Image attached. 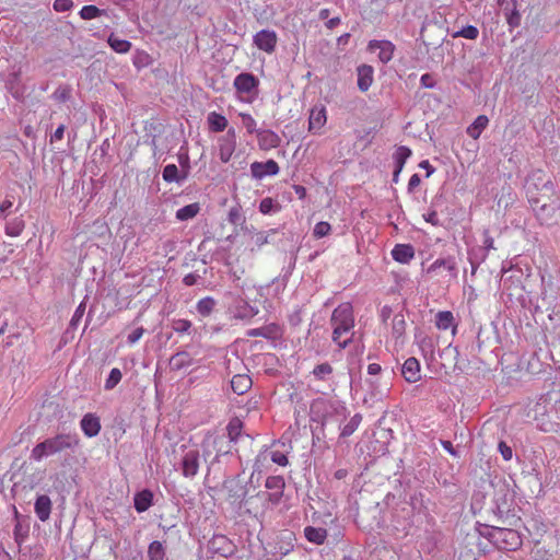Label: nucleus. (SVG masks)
Segmentation results:
<instances>
[{
	"label": "nucleus",
	"mask_w": 560,
	"mask_h": 560,
	"mask_svg": "<svg viewBox=\"0 0 560 560\" xmlns=\"http://www.w3.org/2000/svg\"><path fill=\"white\" fill-rule=\"evenodd\" d=\"M492 511L504 526H516L521 522L514 493L505 482L495 485Z\"/></svg>",
	"instance_id": "obj_1"
},
{
	"label": "nucleus",
	"mask_w": 560,
	"mask_h": 560,
	"mask_svg": "<svg viewBox=\"0 0 560 560\" xmlns=\"http://www.w3.org/2000/svg\"><path fill=\"white\" fill-rule=\"evenodd\" d=\"M526 195L534 210L544 203L553 202L560 195L556 191L555 184L546 177L541 171L534 172L526 182Z\"/></svg>",
	"instance_id": "obj_2"
},
{
	"label": "nucleus",
	"mask_w": 560,
	"mask_h": 560,
	"mask_svg": "<svg viewBox=\"0 0 560 560\" xmlns=\"http://www.w3.org/2000/svg\"><path fill=\"white\" fill-rule=\"evenodd\" d=\"M79 444L77 434L61 433L38 443L31 452V459L40 462L43 458L73 448Z\"/></svg>",
	"instance_id": "obj_3"
},
{
	"label": "nucleus",
	"mask_w": 560,
	"mask_h": 560,
	"mask_svg": "<svg viewBox=\"0 0 560 560\" xmlns=\"http://www.w3.org/2000/svg\"><path fill=\"white\" fill-rule=\"evenodd\" d=\"M332 341L341 349L350 343V313L349 304L339 305L331 316Z\"/></svg>",
	"instance_id": "obj_4"
},
{
	"label": "nucleus",
	"mask_w": 560,
	"mask_h": 560,
	"mask_svg": "<svg viewBox=\"0 0 560 560\" xmlns=\"http://www.w3.org/2000/svg\"><path fill=\"white\" fill-rule=\"evenodd\" d=\"M480 535L501 549H515L521 545L518 534L506 527L483 525Z\"/></svg>",
	"instance_id": "obj_5"
},
{
	"label": "nucleus",
	"mask_w": 560,
	"mask_h": 560,
	"mask_svg": "<svg viewBox=\"0 0 560 560\" xmlns=\"http://www.w3.org/2000/svg\"><path fill=\"white\" fill-rule=\"evenodd\" d=\"M183 455L179 462V468L183 477L194 479L199 471L200 467V452L197 447L182 446Z\"/></svg>",
	"instance_id": "obj_6"
},
{
	"label": "nucleus",
	"mask_w": 560,
	"mask_h": 560,
	"mask_svg": "<svg viewBox=\"0 0 560 560\" xmlns=\"http://www.w3.org/2000/svg\"><path fill=\"white\" fill-rule=\"evenodd\" d=\"M534 214L541 225L553 226L558 224L560 222V198L538 207L537 210H534Z\"/></svg>",
	"instance_id": "obj_7"
},
{
	"label": "nucleus",
	"mask_w": 560,
	"mask_h": 560,
	"mask_svg": "<svg viewBox=\"0 0 560 560\" xmlns=\"http://www.w3.org/2000/svg\"><path fill=\"white\" fill-rule=\"evenodd\" d=\"M366 50L371 54H377L378 61L386 65L393 59L396 47L387 39H372L369 42Z\"/></svg>",
	"instance_id": "obj_8"
},
{
	"label": "nucleus",
	"mask_w": 560,
	"mask_h": 560,
	"mask_svg": "<svg viewBox=\"0 0 560 560\" xmlns=\"http://www.w3.org/2000/svg\"><path fill=\"white\" fill-rule=\"evenodd\" d=\"M230 444L231 443H229L224 436L206 438L201 444L203 459L207 460V457L211 454L212 450L215 451V454L219 456L230 454L231 453Z\"/></svg>",
	"instance_id": "obj_9"
},
{
	"label": "nucleus",
	"mask_w": 560,
	"mask_h": 560,
	"mask_svg": "<svg viewBox=\"0 0 560 560\" xmlns=\"http://www.w3.org/2000/svg\"><path fill=\"white\" fill-rule=\"evenodd\" d=\"M230 444L231 443H229L224 436L206 438L201 444L203 459L207 460V457L211 454L212 450L215 451V454L219 456L230 454L231 453Z\"/></svg>",
	"instance_id": "obj_10"
},
{
	"label": "nucleus",
	"mask_w": 560,
	"mask_h": 560,
	"mask_svg": "<svg viewBox=\"0 0 560 560\" xmlns=\"http://www.w3.org/2000/svg\"><path fill=\"white\" fill-rule=\"evenodd\" d=\"M265 487L271 492H264L262 495L266 497V500L270 502L272 505H277L280 503L283 491L285 488V481L282 476H269L266 479Z\"/></svg>",
	"instance_id": "obj_11"
},
{
	"label": "nucleus",
	"mask_w": 560,
	"mask_h": 560,
	"mask_svg": "<svg viewBox=\"0 0 560 560\" xmlns=\"http://www.w3.org/2000/svg\"><path fill=\"white\" fill-rule=\"evenodd\" d=\"M219 159L222 163H228L236 148V131L234 128L228 129L226 133L218 139Z\"/></svg>",
	"instance_id": "obj_12"
},
{
	"label": "nucleus",
	"mask_w": 560,
	"mask_h": 560,
	"mask_svg": "<svg viewBox=\"0 0 560 560\" xmlns=\"http://www.w3.org/2000/svg\"><path fill=\"white\" fill-rule=\"evenodd\" d=\"M268 458L271 459L272 463L285 467L289 464L288 457L284 453L280 451H264L260 452L254 463L253 466V475L254 474H261L262 472V464L268 460Z\"/></svg>",
	"instance_id": "obj_13"
},
{
	"label": "nucleus",
	"mask_w": 560,
	"mask_h": 560,
	"mask_svg": "<svg viewBox=\"0 0 560 560\" xmlns=\"http://www.w3.org/2000/svg\"><path fill=\"white\" fill-rule=\"evenodd\" d=\"M233 85L241 94H256L259 80L253 73L242 72L235 77Z\"/></svg>",
	"instance_id": "obj_14"
},
{
	"label": "nucleus",
	"mask_w": 560,
	"mask_h": 560,
	"mask_svg": "<svg viewBox=\"0 0 560 560\" xmlns=\"http://www.w3.org/2000/svg\"><path fill=\"white\" fill-rule=\"evenodd\" d=\"M280 172V167L275 160L266 162H253L250 164V175L254 179L261 180L266 176H276Z\"/></svg>",
	"instance_id": "obj_15"
},
{
	"label": "nucleus",
	"mask_w": 560,
	"mask_h": 560,
	"mask_svg": "<svg viewBox=\"0 0 560 560\" xmlns=\"http://www.w3.org/2000/svg\"><path fill=\"white\" fill-rule=\"evenodd\" d=\"M209 549L221 557L228 558L235 552V545L225 535H214L209 540Z\"/></svg>",
	"instance_id": "obj_16"
},
{
	"label": "nucleus",
	"mask_w": 560,
	"mask_h": 560,
	"mask_svg": "<svg viewBox=\"0 0 560 560\" xmlns=\"http://www.w3.org/2000/svg\"><path fill=\"white\" fill-rule=\"evenodd\" d=\"M443 270L450 272L453 278L457 277V266L454 257L438 258L429 266L427 272L431 276H440Z\"/></svg>",
	"instance_id": "obj_17"
},
{
	"label": "nucleus",
	"mask_w": 560,
	"mask_h": 560,
	"mask_svg": "<svg viewBox=\"0 0 560 560\" xmlns=\"http://www.w3.org/2000/svg\"><path fill=\"white\" fill-rule=\"evenodd\" d=\"M254 44L268 54H271L277 45V34L275 31L261 30L254 35Z\"/></svg>",
	"instance_id": "obj_18"
},
{
	"label": "nucleus",
	"mask_w": 560,
	"mask_h": 560,
	"mask_svg": "<svg viewBox=\"0 0 560 560\" xmlns=\"http://www.w3.org/2000/svg\"><path fill=\"white\" fill-rule=\"evenodd\" d=\"M374 82V68L371 65H360L357 68V86L361 92H366Z\"/></svg>",
	"instance_id": "obj_19"
},
{
	"label": "nucleus",
	"mask_w": 560,
	"mask_h": 560,
	"mask_svg": "<svg viewBox=\"0 0 560 560\" xmlns=\"http://www.w3.org/2000/svg\"><path fill=\"white\" fill-rule=\"evenodd\" d=\"M247 336L262 337L269 340H277L282 336V329L278 324L271 323L258 328L249 329L247 331Z\"/></svg>",
	"instance_id": "obj_20"
},
{
	"label": "nucleus",
	"mask_w": 560,
	"mask_h": 560,
	"mask_svg": "<svg viewBox=\"0 0 560 560\" xmlns=\"http://www.w3.org/2000/svg\"><path fill=\"white\" fill-rule=\"evenodd\" d=\"M258 145L261 150L268 151L278 148L281 142V138L272 130L261 129L257 132Z\"/></svg>",
	"instance_id": "obj_21"
},
{
	"label": "nucleus",
	"mask_w": 560,
	"mask_h": 560,
	"mask_svg": "<svg viewBox=\"0 0 560 560\" xmlns=\"http://www.w3.org/2000/svg\"><path fill=\"white\" fill-rule=\"evenodd\" d=\"M326 109L322 105H316L311 109L308 118V129L311 132H318L326 124Z\"/></svg>",
	"instance_id": "obj_22"
},
{
	"label": "nucleus",
	"mask_w": 560,
	"mask_h": 560,
	"mask_svg": "<svg viewBox=\"0 0 560 560\" xmlns=\"http://www.w3.org/2000/svg\"><path fill=\"white\" fill-rule=\"evenodd\" d=\"M401 374L408 383L418 382L421 378L419 361L413 357L408 358L401 366Z\"/></svg>",
	"instance_id": "obj_23"
},
{
	"label": "nucleus",
	"mask_w": 560,
	"mask_h": 560,
	"mask_svg": "<svg viewBox=\"0 0 560 560\" xmlns=\"http://www.w3.org/2000/svg\"><path fill=\"white\" fill-rule=\"evenodd\" d=\"M81 429L88 438L96 436L101 431L98 417L93 413H86L80 421Z\"/></svg>",
	"instance_id": "obj_24"
},
{
	"label": "nucleus",
	"mask_w": 560,
	"mask_h": 560,
	"mask_svg": "<svg viewBox=\"0 0 560 560\" xmlns=\"http://www.w3.org/2000/svg\"><path fill=\"white\" fill-rule=\"evenodd\" d=\"M392 257L397 262L409 264L415 257V248L411 244H396Z\"/></svg>",
	"instance_id": "obj_25"
},
{
	"label": "nucleus",
	"mask_w": 560,
	"mask_h": 560,
	"mask_svg": "<svg viewBox=\"0 0 560 560\" xmlns=\"http://www.w3.org/2000/svg\"><path fill=\"white\" fill-rule=\"evenodd\" d=\"M232 313L237 319H250L258 314V308L241 299L233 305Z\"/></svg>",
	"instance_id": "obj_26"
},
{
	"label": "nucleus",
	"mask_w": 560,
	"mask_h": 560,
	"mask_svg": "<svg viewBox=\"0 0 560 560\" xmlns=\"http://www.w3.org/2000/svg\"><path fill=\"white\" fill-rule=\"evenodd\" d=\"M51 500L46 494H40L36 498L35 504H34V511L36 516L42 521L46 522L50 517L51 513Z\"/></svg>",
	"instance_id": "obj_27"
},
{
	"label": "nucleus",
	"mask_w": 560,
	"mask_h": 560,
	"mask_svg": "<svg viewBox=\"0 0 560 560\" xmlns=\"http://www.w3.org/2000/svg\"><path fill=\"white\" fill-rule=\"evenodd\" d=\"M188 176L187 170H178L175 164H167L162 172V177L166 183H183Z\"/></svg>",
	"instance_id": "obj_28"
},
{
	"label": "nucleus",
	"mask_w": 560,
	"mask_h": 560,
	"mask_svg": "<svg viewBox=\"0 0 560 560\" xmlns=\"http://www.w3.org/2000/svg\"><path fill=\"white\" fill-rule=\"evenodd\" d=\"M392 337L395 339L397 345H404L405 342V331H406V320L402 314H396L392 318Z\"/></svg>",
	"instance_id": "obj_29"
},
{
	"label": "nucleus",
	"mask_w": 560,
	"mask_h": 560,
	"mask_svg": "<svg viewBox=\"0 0 560 560\" xmlns=\"http://www.w3.org/2000/svg\"><path fill=\"white\" fill-rule=\"evenodd\" d=\"M153 504V493L144 489L140 492H137L133 498V505L138 513L145 512Z\"/></svg>",
	"instance_id": "obj_30"
},
{
	"label": "nucleus",
	"mask_w": 560,
	"mask_h": 560,
	"mask_svg": "<svg viewBox=\"0 0 560 560\" xmlns=\"http://www.w3.org/2000/svg\"><path fill=\"white\" fill-rule=\"evenodd\" d=\"M253 385L252 378L246 374H236L231 380L232 390L237 395L245 394Z\"/></svg>",
	"instance_id": "obj_31"
},
{
	"label": "nucleus",
	"mask_w": 560,
	"mask_h": 560,
	"mask_svg": "<svg viewBox=\"0 0 560 560\" xmlns=\"http://www.w3.org/2000/svg\"><path fill=\"white\" fill-rule=\"evenodd\" d=\"M305 538L315 545H322L327 538V530L323 527L306 526L304 528Z\"/></svg>",
	"instance_id": "obj_32"
},
{
	"label": "nucleus",
	"mask_w": 560,
	"mask_h": 560,
	"mask_svg": "<svg viewBox=\"0 0 560 560\" xmlns=\"http://www.w3.org/2000/svg\"><path fill=\"white\" fill-rule=\"evenodd\" d=\"M25 228V221L22 215L15 217L7 221L4 233L10 237H18L22 234Z\"/></svg>",
	"instance_id": "obj_33"
},
{
	"label": "nucleus",
	"mask_w": 560,
	"mask_h": 560,
	"mask_svg": "<svg viewBox=\"0 0 560 560\" xmlns=\"http://www.w3.org/2000/svg\"><path fill=\"white\" fill-rule=\"evenodd\" d=\"M455 318L452 312L450 311H441L435 316V325L441 330H447L448 328H453V334L456 331V326L454 325Z\"/></svg>",
	"instance_id": "obj_34"
},
{
	"label": "nucleus",
	"mask_w": 560,
	"mask_h": 560,
	"mask_svg": "<svg viewBox=\"0 0 560 560\" xmlns=\"http://www.w3.org/2000/svg\"><path fill=\"white\" fill-rule=\"evenodd\" d=\"M170 364L173 370H182L189 368L192 364V358L187 351H179L172 355Z\"/></svg>",
	"instance_id": "obj_35"
},
{
	"label": "nucleus",
	"mask_w": 560,
	"mask_h": 560,
	"mask_svg": "<svg viewBox=\"0 0 560 560\" xmlns=\"http://www.w3.org/2000/svg\"><path fill=\"white\" fill-rule=\"evenodd\" d=\"M218 302L212 296L200 299L196 304V311L201 317L210 316L215 310Z\"/></svg>",
	"instance_id": "obj_36"
},
{
	"label": "nucleus",
	"mask_w": 560,
	"mask_h": 560,
	"mask_svg": "<svg viewBox=\"0 0 560 560\" xmlns=\"http://www.w3.org/2000/svg\"><path fill=\"white\" fill-rule=\"evenodd\" d=\"M207 122L209 125V129L213 132H221L225 130L229 124L228 119L223 115L215 112L209 113Z\"/></svg>",
	"instance_id": "obj_37"
},
{
	"label": "nucleus",
	"mask_w": 560,
	"mask_h": 560,
	"mask_svg": "<svg viewBox=\"0 0 560 560\" xmlns=\"http://www.w3.org/2000/svg\"><path fill=\"white\" fill-rule=\"evenodd\" d=\"M489 119L485 115L478 116L475 121L467 128V135L472 139H478L481 132L488 126Z\"/></svg>",
	"instance_id": "obj_38"
},
{
	"label": "nucleus",
	"mask_w": 560,
	"mask_h": 560,
	"mask_svg": "<svg viewBox=\"0 0 560 560\" xmlns=\"http://www.w3.org/2000/svg\"><path fill=\"white\" fill-rule=\"evenodd\" d=\"M199 211L200 205L198 202H194L179 208L176 211L175 217L178 221H187L195 218L199 213Z\"/></svg>",
	"instance_id": "obj_39"
},
{
	"label": "nucleus",
	"mask_w": 560,
	"mask_h": 560,
	"mask_svg": "<svg viewBox=\"0 0 560 560\" xmlns=\"http://www.w3.org/2000/svg\"><path fill=\"white\" fill-rule=\"evenodd\" d=\"M110 48L118 54H126L131 48V43L127 39L119 38L115 34H110L107 38Z\"/></svg>",
	"instance_id": "obj_40"
},
{
	"label": "nucleus",
	"mask_w": 560,
	"mask_h": 560,
	"mask_svg": "<svg viewBox=\"0 0 560 560\" xmlns=\"http://www.w3.org/2000/svg\"><path fill=\"white\" fill-rule=\"evenodd\" d=\"M243 430V422L238 418H233L230 420L226 431H228V438L226 440L229 443H235L238 438L242 434Z\"/></svg>",
	"instance_id": "obj_41"
},
{
	"label": "nucleus",
	"mask_w": 560,
	"mask_h": 560,
	"mask_svg": "<svg viewBox=\"0 0 560 560\" xmlns=\"http://www.w3.org/2000/svg\"><path fill=\"white\" fill-rule=\"evenodd\" d=\"M165 547L161 541L154 540L148 547V560H164Z\"/></svg>",
	"instance_id": "obj_42"
},
{
	"label": "nucleus",
	"mask_w": 560,
	"mask_h": 560,
	"mask_svg": "<svg viewBox=\"0 0 560 560\" xmlns=\"http://www.w3.org/2000/svg\"><path fill=\"white\" fill-rule=\"evenodd\" d=\"M411 155V150L408 147L401 145L397 148L394 153L395 166L404 168L405 163Z\"/></svg>",
	"instance_id": "obj_43"
},
{
	"label": "nucleus",
	"mask_w": 560,
	"mask_h": 560,
	"mask_svg": "<svg viewBox=\"0 0 560 560\" xmlns=\"http://www.w3.org/2000/svg\"><path fill=\"white\" fill-rule=\"evenodd\" d=\"M122 378V373L119 369L114 368L110 370L108 377L105 381L104 388L106 390L114 389Z\"/></svg>",
	"instance_id": "obj_44"
},
{
	"label": "nucleus",
	"mask_w": 560,
	"mask_h": 560,
	"mask_svg": "<svg viewBox=\"0 0 560 560\" xmlns=\"http://www.w3.org/2000/svg\"><path fill=\"white\" fill-rule=\"evenodd\" d=\"M280 210V205L275 202L272 198L266 197L259 203V211L262 214H271Z\"/></svg>",
	"instance_id": "obj_45"
},
{
	"label": "nucleus",
	"mask_w": 560,
	"mask_h": 560,
	"mask_svg": "<svg viewBox=\"0 0 560 560\" xmlns=\"http://www.w3.org/2000/svg\"><path fill=\"white\" fill-rule=\"evenodd\" d=\"M454 38L463 37L467 39H476L479 36V30L474 25H467L452 34Z\"/></svg>",
	"instance_id": "obj_46"
},
{
	"label": "nucleus",
	"mask_w": 560,
	"mask_h": 560,
	"mask_svg": "<svg viewBox=\"0 0 560 560\" xmlns=\"http://www.w3.org/2000/svg\"><path fill=\"white\" fill-rule=\"evenodd\" d=\"M103 12L104 11L98 9L97 7L89 4V5H84L80 10L79 15L82 20H93V19L101 16L103 14Z\"/></svg>",
	"instance_id": "obj_47"
},
{
	"label": "nucleus",
	"mask_w": 560,
	"mask_h": 560,
	"mask_svg": "<svg viewBox=\"0 0 560 560\" xmlns=\"http://www.w3.org/2000/svg\"><path fill=\"white\" fill-rule=\"evenodd\" d=\"M8 88L15 100H22L24 97V91L19 84L18 73H14L12 79L9 80Z\"/></svg>",
	"instance_id": "obj_48"
},
{
	"label": "nucleus",
	"mask_w": 560,
	"mask_h": 560,
	"mask_svg": "<svg viewBox=\"0 0 560 560\" xmlns=\"http://www.w3.org/2000/svg\"><path fill=\"white\" fill-rule=\"evenodd\" d=\"M240 117L242 118V122H243L244 127L246 128L247 132L249 135L255 133L257 136V132L260 131L261 129L257 128V122L253 118V116L247 113H241Z\"/></svg>",
	"instance_id": "obj_49"
},
{
	"label": "nucleus",
	"mask_w": 560,
	"mask_h": 560,
	"mask_svg": "<svg viewBox=\"0 0 560 560\" xmlns=\"http://www.w3.org/2000/svg\"><path fill=\"white\" fill-rule=\"evenodd\" d=\"M192 324L188 319L178 318L172 320V329L177 334H188Z\"/></svg>",
	"instance_id": "obj_50"
},
{
	"label": "nucleus",
	"mask_w": 560,
	"mask_h": 560,
	"mask_svg": "<svg viewBox=\"0 0 560 560\" xmlns=\"http://www.w3.org/2000/svg\"><path fill=\"white\" fill-rule=\"evenodd\" d=\"M482 237H483V240H482V248H483L485 253H483V255L481 257V261H483L488 257V254H489V252L491 249H495L494 240L490 235L488 230L483 231Z\"/></svg>",
	"instance_id": "obj_51"
},
{
	"label": "nucleus",
	"mask_w": 560,
	"mask_h": 560,
	"mask_svg": "<svg viewBox=\"0 0 560 560\" xmlns=\"http://www.w3.org/2000/svg\"><path fill=\"white\" fill-rule=\"evenodd\" d=\"M294 264H295V258L293 259L292 264L288 267V269L285 270V272L281 276V278H275L272 280V284H277V289L278 290H284V288L287 287V283H288V280H289V277L291 276L292 273V270L294 268Z\"/></svg>",
	"instance_id": "obj_52"
},
{
	"label": "nucleus",
	"mask_w": 560,
	"mask_h": 560,
	"mask_svg": "<svg viewBox=\"0 0 560 560\" xmlns=\"http://www.w3.org/2000/svg\"><path fill=\"white\" fill-rule=\"evenodd\" d=\"M84 312H85V302L82 301L75 308V311L70 319L71 328H77V326L79 325V323L81 322V319L84 315Z\"/></svg>",
	"instance_id": "obj_53"
},
{
	"label": "nucleus",
	"mask_w": 560,
	"mask_h": 560,
	"mask_svg": "<svg viewBox=\"0 0 560 560\" xmlns=\"http://www.w3.org/2000/svg\"><path fill=\"white\" fill-rule=\"evenodd\" d=\"M330 232V224L325 221H320L315 224L313 234L315 237L320 238L328 235Z\"/></svg>",
	"instance_id": "obj_54"
},
{
	"label": "nucleus",
	"mask_w": 560,
	"mask_h": 560,
	"mask_svg": "<svg viewBox=\"0 0 560 560\" xmlns=\"http://www.w3.org/2000/svg\"><path fill=\"white\" fill-rule=\"evenodd\" d=\"M513 5H514V8L509 13H506V22L510 25V27H512V28L517 27L521 23V14L515 9L514 0H513Z\"/></svg>",
	"instance_id": "obj_55"
},
{
	"label": "nucleus",
	"mask_w": 560,
	"mask_h": 560,
	"mask_svg": "<svg viewBox=\"0 0 560 560\" xmlns=\"http://www.w3.org/2000/svg\"><path fill=\"white\" fill-rule=\"evenodd\" d=\"M332 372V368L330 366L329 363H322V364H318L317 366H315V369L313 370V374L319 378V380H323L325 378L326 375H329L330 373Z\"/></svg>",
	"instance_id": "obj_56"
},
{
	"label": "nucleus",
	"mask_w": 560,
	"mask_h": 560,
	"mask_svg": "<svg viewBox=\"0 0 560 560\" xmlns=\"http://www.w3.org/2000/svg\"><path fill=\"white\" fill-rule=\"evenodd\" d=\"M498 451L501 454L502 458L506 462L511 460L513 457V450L510 445H508L504 441H500L498 443Z\"/></svg>",
	"instance_id": "obj_57"
},
{
	"label": "nucleus",
	"mask_w": 560,
	"mask_h": 560,
	"mask_svg": "<svg viewBox=\"0 0 560 560\" xmlns=\"http://www.w3.org/2000/svg\"><path fill=\"white\" fill-rule=\"evenodd\" d=\"M52 8L56 12H67L73 8L72 0H55Z\"/></svg>",
	"instance_id": "obj_58"
},
{
	"label": "nucleus",
	"mask_w": 560,
	"mask_h": 560,
	"mask_svg": "<svg viewBox=\"0 0 560 560\" xmlns=\"http://www.w3.org/2000/svg\"><path fill=\"white\" fill-rule=\"evenodd\" d=\"M70 97V89L66 86H59L54 93L52 98L58 102H66Z\"/></svg>",
	"instance_id": "obj_59"
},
{
	"label": "nucleus",
	"mask_w": 560,
	"mask_h": 560,
	"mask_svg": "<svg viewBox=\"0 0 560 560\" xmlns=\"http://www.w3.org/2000/svg\"><path fill=\"white\" fill-rule=\"evenodd\" d=\"M253 244L257 247V248H260L261 246H264L265 244L268 243V234L265 233V232H259V233H256L253 237Z\"/></svg>",
	"instance_id": "obj_60"
},
{
	"label": "nucleus",
	"mask_w": 560,
	"mask_h": 560,
	"mask_svg": "<svg viewBox=\"0 0 560 560\" xmlns=\"http://www.w3.org/2000/svg\"><path fill=\"white\" fill-rule=\"evenodd\" d=\"M423 219L425 220V222L431 223L434 226L441 225L438 212L435 210H431V211L424 213Z\"/></svg>",
	"instance_id": "obj_61"
},
{
	"label": "nucleus",
	"mask_w": 560,
	"mask_h": 560,
	"mask_svg": "<svg viewBox=\"0 0 560 560\" xmlns=\"http://www.w3.org/2000/svg\"><path fill=\"white\" fill-rule=\"evenodd\" d=\"M13 206V202L12 200H10L9 198H5L1 203H0V217L2 219H7L8 215H9V210L12 208Z\"/></svg>",
	"instance_id": "obj_62"
},
{
	"label": "nucleus",
	"mask_w": 560,
	"mask_h": 560,
	"mask_svg": "<svg viewBox=\"0 0 560 560\" xmlns=\"http://www.w3.org/2000/svg\"><path fill=\"white\" fill-rule=\"evenodd\" d=\"M200 279V275L196 272H190L183 278V283L187 287H191L195 285Z\"/></svg>",
	"instance_id": "obj_63"
},
{
	"label": "nucleus",
	"mask_w": 560,
	"mask_h": 560,
	"mask_svg": "<svg viewBox=\"0 0 560 560\" xmlns=\"http://www.w3.org/2000/svg\"><path fill=\"white\" fill-rule=\"evenodd\" d=\"M144 332V329L142 327L136 328L131 334L128 335L127 341L130 345H133L140 340Z\"/></svg>",
	"instance_id": "obj_64"
}]
</instances>
